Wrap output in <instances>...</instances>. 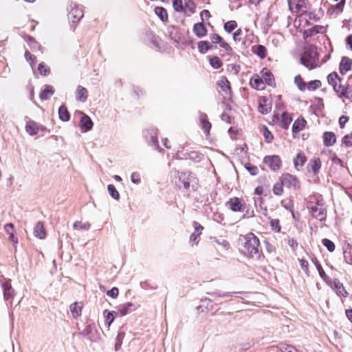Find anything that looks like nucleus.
<instances>
[{"instance_id":"obj_51","label":"nucleus","mask_w":352,"mask_h":352,"mask_svg":"<svg viewBox=\"0 0 352 352\" xmlns=\"http://www.w3.org/2000/svg\"><path fill=\"white\" fill-rule=\"evenodd\" d=\"M321 82L319 80H314L310 81L307 85V89L310 91H314L321 87Z\"/></svg>"},{"instance_id":"obj_10","label":"nucleus","mask_w":352,"mask_h":352,"mask_svg":"<svg viewBox=\"0 0 352 352\" xmlns=\"http://www.w3.org/2000/svg\"><path fill=\"white\" fill-rule=\"evenodd\" d=\"M244 204L242 203L241 199L238 197H233L230 199L226 202V206L233 212H241L243 210Z\"/></svg>"},{"instance_id":"obj_18","label":"nucleus","mask_w":352,"mask_h":352,"mask_svg":"<svg viewBox=\"0 0 352 352\" xmlns=\"http://www.w3.org/2000/svg\"><path fill=\"white\" fill-rule=\"evenodd\" d=\"M34 234L36 237L40 239H45L46 236V231L42 222L38 221L36 223L34 228Z\"/></svg>"},{"instance_id":"obj_6","label":"nucleus","mask_w":352,"mask_h":352,"mask_svg":"<svg viewBox=\"0 0 352 352\" xmlns=\"http://www.w3.org/2000/svg\"><path fill=\"white\" fill-rule=\"evenodd\" d=\"M280 181L288 188L297 189L299 188V181L294 175L288 173L284 174L280 178Z\"/></svg>"},{"instance_id":"obj_20","label":"nucleus","mask_w":352,"mask_h":352,"mask_svg":"<svg viewBox=\"0 0 352 352\" xmlns=\"http://www.w3.org/2000/svg\"><path fill=\"white\" fill-rule=\"evenodd\" d=\"M193 32L197 37L201 38L206 35L207 29L203 23H197L193 26Z\"/></svg>"},{"instance_id":"obj_33","label":"nucleus","mask_w":352,"mask_h":352,"mask_svg":"<svg viewBox=\"0 0 352 352\" xmlns=\"http://www.w3.org/2000/svg\"><path fill=\"white\" fill-rule=\"evenodd\" d=\"M70 311L74 318H77L81 315L82 305L79 302H74L70 305Z\"/></svg>"},{"instance_id":"obj_30","label":"nucleus","mask_w":352,"mask_h":352,"mask_svg":"<svg viewBox=\"0 0 352 352\" xmlns=\"http://www.w3.org/2000/svg\"><path fill=\"white\" fill-rule=\"evenodd\" d=\"M307 158L302 153H298L294 159V163L296 170H299L305 163Z\"/></svg>"},{"instance_id":"obj_57","label":"nucleus","mask_w":352,"mask_h":352,"mask_svg":"<svg viewBox=\"0 0 352 352\" xmlns=\"http://www.w3.org/2000/svg\"><path fill=\"white\" fill-rule=\"evenodd\" d=\"M245 168L248 170V172L252 175H256L258 173V168L257 166L252 165L250 163H247L245 164Z\"/></svg>"},{"instance_id":"obj_17","label":"nucleus","mask_w":352,"mask_h":352,"mask_svg":"<svg viewBox=\"0 0 352 352\" xmlns=\"http://www.w3.org/2000/svg\"><path fill=\"white\" fill-rule=\"evenodd\" d=\"M96 328L94 325H87L80 333L82 336L87 337L89 340L94 341L96 340Z\"/></svg>"},{"instance_id":"obj_42","label":"nucleus","mask_w":352,"mask_h":352,"mask_svg":"<svg viewBox=\"0 0 352 352\" xmlns=\"http://www.w3.org/2000/svg\"><path fill=\"white\" fill-rule=\"evenodd\" d=\"M90 227L91 224L89 222L76 221L73 225L74 229L77 230H88Z\"/></svg>"},{"instance_id":"obj_5","label":"nucleus","mask_w":352,"mask_h":352,"mask_svg":"<svg viewBox=\"0 0 352 352\" xmlns=\"http://www.w3.org/2000/svg\"><path fill=\"white\" fill-rule=\"evenodd\" d=\"M263 162L273 171L279 170L282 165V161L280 157L276 155L265 156L263 158Z\"/></svg>"},{"instance_id":"obj_55","label":"nucleus","mask_w":352,"mask_h":352,"mask_svg":"<svg viewBox=\"0 0 352 352\" xmlns=\"http://www.w3.org/2000/svg\"><path fill=\"white\" fill-rule=\"evenodd\" d=\"M322 243L324 246H325L327 248V249L329 252H332L334 251L335 244L331 240H329L328 239H324L322 240Z\"/></svg>"},{"instance_id":"obj_54","label":"nucleus","mask_w":352,"mask_h":352,"mask_svg":"<svg viewBox=\"0 0 352 352\" xmlns=\"http://www.w3.org/2000/svg\"><path fill=\"white\" fill-rule=\"evenodd\" d=\"M283 184L280 182L276 183L273 186V192L276 195H281L283 192Z\"/></svg>"},{"instance_id":"obj_58","label":"nucleus","mask_w":352,"mask_h":352,"mask_svg":"<svg viewBox=\"0 0 352 352\" xmlns=\"http://www.w3.org/2000/svg\"><path fill=\"white\" fill-rule=\"evenodd\" d=\"M255 53L261 58H264L267 55V50L265 46L258 45Z\"/></svg>"},{"instance_id":"obj_1","label":"nucleus","mask_w":352,"mask_h":352,"mask_svg":"<svg viewBox=\"0 0 352 352\" xmlns=\"http://www.w3.org/2000/svg\"><path fill=\"white\" fill-rule=\"evenodd\" d=\"M241 251L247 257L260 259L262 256V250L258 237L253 233L250 232L245 235L241 236Z\"/></svg>"},{"instance_id":"obj_45","label":"nucleus","mask_w":352,"mask_h":352,"mask_svg":"<svg viewBox=\"0 0 352 352\" xmlns=\"http://www.w3.org/2000/svg\"><path fill=\"white\" fill-rule=\"evenodd\" d=\"M209 63H210V65L214 69H219L222 65L220 58L217 56L210 57Z\"/></svg>"},{"instance_id":"obj_27","label":"nucleus","mask_w":352,"mask_h":352,"mask_svg":"<svg viewBox=\"0 0 352 352\" xmlns=\"http://www.w3.org/2000/svg\"><path fill=\"white\" fill-rule=\"evenodd\" d=\"M25 131L30 135H36L38 132L37 124L32 120L28 121L25 125Z\"/></svg>"},{"instance_id":"obj_41","label":"nucleus","mask_w":352,"mask_h":352,"mask_svg":"<svg viewBox=\"0 0 352 352\" xmlns=\"http://www.w3.org/2000/svg\"><path fill=\"white\" fill-rule=\"evenodd\" d=\"M340 78L336 72H331L327 76V81L332 87L336 85L337 82H340Z\"/></svg>"},{"instance_id":"obj_49","label":"nucleus","mask_w":352,"mask_h":352,"mask_svg":"<svg viewBox=\"0 0 352 352\" xmlns=\"http://www.w3.org/2000/svg\"><path fill=\"white\" fill-rule=\"evenodd\" d=\"M237 26V23L235 21H229L224 24V30L230 33L232 32Z\"/></svg>"},{"instance_id":"obj_61","label":"nucleus","mask_w":352,"mask_h":352,"mask_svg":"<svg viewBox=\"0 0 352 352\" xmlns=\"http://www.w3.org/2000/svg\"><path fill=\"white\" fill-rule=\"evenodd\" d=\"M28 43L30 48L32 50H39L40 45L31 36H28Z\"/></svg>"},{"instance_id":"obj_47","label":"nucleus","mask_w":352,"mask_h":352,"mask_svg":"<svg viewBox=\"0 0 352 352\" xmlns=\"http://www.w3.org/2000/svg\"><path fill=\"white\" fill-rule=\"evenodd\" d=\"M278 347L281 352H297L293 346L285 343H280Z\"/></svg>"},{"instance_id":"obj_13","label":"nucleus","mask_w":352,"mask_h":352,"mask_svg":"<svg viewBox=\"0 0 352 352\" xmlns=\"http://www.w3.org/2000/svg\"><path fill=\"white\" fill-rule=\"evenodd\" d=\"M199 118L204 133L206 135H209L211 129V123L208 121L207 115L205 113L200 111Z\"/></svg>"},{"instance_id":"obj_32","label":"nucleus","mask_w":352,"mask_h":352,"mask_svg":"<svg viewBox=\"0 0 352 352\" xmlns=\"http://www.w3.org/2000/svg\"><path fill=\"white\" fill-rule=\"evenodd\" d=\"M261 77L263 81L269 85H272L274 82L272 73L265 69L261 71Z\"/></svg>"},{"instance_id":"obj_44","label":"nucleus","mask_w":352,"mask_h":352,"mask_svg":"<svg viewBox=\"0 0 352 352\" xmlns=\"http://www.w3.org/2000/svg\"><path fill=\"white\" fill-rule=\"evenodd\" d=\"M294 83L298 87V89L300 91L305 90L307 87V85L305 82H303L300 75H297L294 78Z\"/></svg>"},{"instance_id":"obj_29","label":"nucleus","mask_w":352,"mask_h":352,"mask_svg":"<svg viewBox=\"0 0 352 352\" xmlns=\"http://www.w3.org/2000/svg\"><path fill=\"white\" fill-rule=\"evenodd\" d=\"M316 17V14L313 12H308L306 10H303L302 14L298 16V19L295 20V23H297L298 20L299 21H305L306 25H308V20L314 19Z\"/></svg>"},{"instance_id":"obj_48","label":"nucleus","mask_w":352,"mask_h":352,"mask_svg":"<svg viewBox=\"0 0 352 352\" xmlns=\"http://www.w3.org/2000/svg\"><path fill=\"white\" fill-rule=\"evenodd\" d=\"M281 205L285 209L289 210L292 213L293 218H295L294 212V204L291 200L283 201L281 202Z\"/></svg>"},{"instance_id":"obj_34","label":"nucleus","mask_w":352,"mask_h":352,"mask_svg":"<svg viewBox=\"0 0 352 352\" xmlns=\"http://www.w3.org/2000/svg\"><path fill=\"white\" fill-rule=\"evenodd\" d=\"M116 312L114 311H109L107 310H104L103 312L104 317L105 318V324L107 325V327H110L111 323L113 322L115 319V316L116 315Z\"/></svg>"},{"instance_id":"obj_38","label":"nucleus","mask_w":352,"mask_h":352,"mask_svg":"<svg viewBox=\"0 0 352 352\" xmlns=\"http://www.w3.org/2000/svg\"><path fill=\"white\" fill-rule=\"evenodd\" d=\"M344 258L348 264L352 265V245L348 244L344 250Z\"/></svg>"},{"instance_id":"obj_3","label":"nucleus","mask_w":352,"mask_h":352,"mask_svg":"<svg viewBox=\"0 0 352 352\" xmlns=\"http://www.w3.org/2000/svg\"><path fill=\"white\" fill-rule=\"evenodd\" d=\"M307 208L311 213L314 218L320 221H325L327 218V210L323 206V204L320 201L317 202H308Z\"/></svg>"},{"instance_id":"obj_26","label":"nucleus","mask_w":352,"mask_h":352,"mask_svg":"<svg viewBox=\"0 0 352 352\" xmlns=\"http://www.w3.org/2000/svg\"><path fill=\"white\" fill-rule=\"evenodd\" d=\"M306 124V121L302 118H299L295 120L292 125V132L294 133H297L299 131H302Z\"/></svg>"},{"instance_id":"obj_35","label":"nucleus","mask_w":352,"mask_h":352,"mask_svg":"<svg viewBox=\"0 0 352 352\" xmlns=\"http://www.w3.org/2000/svg\"><path fill=\"white\" fill-rule=\"evenodd\" d=\"M58 116L60 120L63 122H67L69 120L70 116L65 105H61L58 109Z\"/></svg>"},{"instance_id":"obj_59","label":"nucleus","mask_w":352,"mask_h":352,"mask_svg":"<svg viewBox=\"0 0 352 352\" xmlns=\"http://www.w3.org/2000/svg\"><path fill=\"white\" fill-rule=\"evenodd\" d=\"M173 7L176 12H183L184 10L182 0H173Z\"/></svg>"},{"instance_id":"obj_15","label":"nucleus","mask_w":352,"mask_h":352,"mask_svg":"<svg viewBox=\"0 0 352 352\" xmlns=\"http://www.w3.org/2000/svg\"><path fill=\"white\" fill-rule=\"evenodd\" d=\"M275 118L277 120H280L279 125L280 126V127H282L284 129H288V127L292 120L291 116L287 112L283 113L281 114L280 118L278 115L275 116Z\"/></svg>"},{"instance_id":"obj_43","label":"nucleus","mask_w":352,"mask_h":352,"mask_svg":"<svg viewBox=\"0 0 352 352\" xmlns=\"http://www.w3.org/2000/svg\"><path fill=\"white\" fill-rule=\"evenodd\" d=\"M213 241L221 247L223 250H228L230 248V244L226 239L214 237Z\"/></svg>"},{"instance_id":"obj_60","label":"nucleus","mask_w":352,"mask_h":352,"mask_svg":"<svg viewBox=\"0 0 352 352\" xmlns=\"http://www.w3.org/2000/svg\"><path fill=\"white\" fill-rule=\"evenodd\" d=\"M25 57L26 60L30 62L32 67L35 65L36 63V58L35 56L32 54L30 52L26 51L25 53Z\"/></svg>"},{"instance_id":"obj_14","label":"nucleus","mask_w":352,"mask_h":352,"mask_svg":"<svg viewBox=\"0 0 352 352\" xmlns=\"http://www.w3.org/2000/svg\"><path fill=\"white\" fill-rule=\"evenodd\" d=\"M351 65L352 60L346 56L342 57L339 66L340 72L342 75L346 74L351 70Z\"/></svg>"},{"instance_id":"obj_28","label":"nucleus","mask_w":352,"mask_h":352,"mask_svg":"<svg viewBox=\"0 0 352 352\" xmlns=\"http://www.w3.org/2000/svg\"><path fill=\"white\" fill-rule=\"evenodd\" d=\"M134 305L131 302H126L120 305L117 307L118 313L120 314V316H124L131 311V308Z\"/></svg>"},{"instance_id":"obj_39","label":"nucleus","mask_w":352,"mask_h":352,"mask_svg":"<svg viewBox=\"0 0 352 352\" xmlns=\"http://www.w3.org/2000/svg\"><path fill=\"white\" fill-rule=\"evenodd\" d=\"M251 85L254 88L258 90H262L265 88V82L263 80L259 78L258 76L252 79V81H251Z\"/></svg>"},{"instance_id":"obj_7","label":"nucleus","mask_w":352,"mask_h":352,"mask_svg":"<svg viewBox=\"0 0 352 352\" xmlns=\"http://www.w3.org/2000/svg\"><path fill=\"white\" fill-rule=\"evenodd\" d=\"M143 135L146 141L149 144L154 145L156 148H159L157 141V129H151L143 131Z\"/></svg>"},{"instance_id":"obj_53","label":"nucleus","mask_w":352,"mask_h":352,"mask_svg":"<svg viewBox=\"0 0 352 352\" xmlns=\"http://www.w3.org/2000/svg\"><path fill=\"white\" fill-rule=\"evenodd\" d=\"M310 165L311 170L316 173L321 167V162L319 159H314L311 161Z\"/></svg>"},{"instance_id":"obj_31","label":"nucleus","mask_w":352,"mask_h":352,"mask_svg":"<svg viewBox=\"0 0 352 352\" xmlns=\"http://www.w3.org/2000/svg\"><path fill=\"white\" fill-rule=\"evenodd\" d=\"M197 47L200 53L205 54L212 48V45L209 41H201L198 43Z\"/></svg>"},{"instance_id":"obj_16","label":"nucleus","mask_w":352,"mask_h":352,"mask_svg":"<svg viewBox=\"0 0 352 352\" xmlns=\"http://www.w3.org/2000/svg\"><path fill=\"white\" fill-rule=\"evenodd\" d=\"M323 143L325 146H331L336 142V137L334 133L327 131L322 135Z\"/></svg>"},{"instance_id":"obj_9","label":"nucleus","mask_w":352,"mask_h":352,"mask_svg":"<svg viewBox=\"0 0 352 352\" xmlns=\"http://www.w3.org/2000/svg\"><path fill=\"white\" fill-rule=\"evenodd\" d=\"M289 8L293 12H298L307 8V0H287Z\"/></svg>"},{"instance_id":"obj_36","label":"nucleus","mask_w":352,"mask_h":352,"mask_svg":"<svg viewBox=\"0 0 352 352\" xmlns=\"http://www.w3.org/2000/svg\"><path fill=\"white\" fill-rule=\"evenodd\" d=\"M195 4L192 0L186 1L185 6H184V10L183 11L188 16L193 14L195 12Z\"/></svg>"},{"instance_id":"obj_11","label":"nucleus","mask_w":352,"mask_h":352,"mask_svg":"<svg viewBox=\"0 0 352 352\" xmlns=\"http://www.w3.org/2000/svg\"><path fill=\"white\" fill-rule=\"evenodd\" d=\"M331 287L335 290L338 296L344 298L348 297V292L346 290L343 284L339 281V280L336 278L332 280V287Z\"/></svg>"},{"instance_id":"obj_62","label":"nucleus","mask_w":352,"mask_h":352,"mask_svg":"<svg viewBox=\"0 0 352 352\" xmlns=\"http://www.w3.org/2000/svg\"><path fill=\"white\" fill-rule=\"evenodd\" d=\"M263 135L265 141L268 143L271 142L274 138L272 133L267 129L266 126L263 127Z\"/></svg>"},{"instance_id":"obj_63","label":"nucleus","mask_w":352,"mask_h":352,"mask_svg":"<svg viewBox=\"0 0 352 352\" xmlns=\"http://www.w3.org/2000/svg\"><path fill=\"white\" fill-rule=\"evenodd\" d=\"M38 70L41 75L46 76L50 73V68L41 63L38 65Z\"/></svg>"},{"instance_id":"obj_50","label":"nucleus","mask_w":352,"mask_h":352,"mask_svg":"<svg viewBox=\"0 0 352 352\" xmlns=\"http://www.w3.org/2000/svg\"><path fill=\"white\" fill-rule=\"evenodd\" d=\"M342 144L347 148L352 147V132L343 137Z\"/></svg>"},{"instance_id":"obj_19","label":"nucleus","mask_w":352,"mask_h":352,"mask_svg":"<svg viewBox=\"0 0 352 352\" xmlns=\"http://www.w3.org/2000/svg\"><path fill=\"white\" fill-rule=\"evenodd\" d=\"M82 116L80 121V127L82 129H85V131L91 130L94 125L92 120L88 116L82 113Z\"/></svg>"},{"instance_id":"obj_8","label":"nucleus","mask_w":352,"mask_h":352,"mask_svg":"<svg viewBox=\"0 0 352 352\" xmlns=\"http://www.w3.org/2000/svg\"><path fill=\"white\" fill-rule=\"evenodd\" d=\"M83 16L82 10L78 6H72L71 10L69 12L68 17L71 22L74 24L78 23Z\"/></svg>"},{"instance_id":"obj_24","label":"nucleus","mask_w":352,"mask_h":352,"mask_svg":"<svg viewBox=\"0 0 352 352\" xmlns=\"http://www.w3.org/2000/svg\"><path fill=\"white\" fill-rule=\"evenodd\" d=\"M267 101L265 97H262L259 100L258 111L263 114L268 113L272 109L270 104H267Z\"/></svg>"},{"instance_id":"obj_64","label":"nucleus","mask_w":352,"mask_h":352,"mask_svg":"<svg viewBox=\"0 0 352 352\" xmlns=\"http://www.w3.org/2000/svg\"><path fill=\"white\" fill-rule=\"evenodd\" d=\"M299 263L300 265V267L302 270L304 271V272L306 274L307 276H309V271L308 268V262L305 261V259H300Z\"/></svg>"},{"instance_id":"obj_56","label":"nucleus","mask_w":352,"mask_h":352,"mask_svg":"<svg viewBox=\"0 0 352 352\" xmlns=\"http://www.w3.org/2000/svg\"><path fill=\"white\" fill-rule=\"evenodd\" d=\"M124 337V333L121 332V333H119L116 337V343H115V350L116 351H118L121 346H122V340Z\"/></svg>"},{"instance_id":"obj_52","label":"nucleus","mask_w":352,"mask_h":352,"mask_svg":"<svg viewBox=\"0 0 352 352\" xmlns=\"http://www.w3.org/2000/svg\"><path fill=\"white\" fill-rule=\"evenodd\" d=\"M270 226L273 231L276 232H280L281 230V227L280 226V221L277 219H271L270 221Z\"/></svg>"},{"instance_id":"obj_37","label":"nucleus","mask_w":352,"mask_h":352,"mask_svg":"<svg viewBox=\"0 0 352 352\" xmlns=\"http://www.w3.org/2000/svg\"><path fill=\"white\" fill-rule=\"evenodd\" d=\"M324 28L321 25H316L305 32L306 36H311L318 33L324 32Z\"/></svg>"},{"instance_id":"obj_25","label":"nucleus","mask_w":352,"mask_h":352,"mask_svg":"<svg viewBox=\"0 0 352 352\" xmlns=\"http://www.w3.org/2000/svg\"><path fill=\"white\" fill-rule=\"evenodd\" d=\"M54 93V89L52 85H46L39 94L41 100H47Z\"/></svg>"},{"instance_id":"obj_40","label":"nucleus","mask_w":352,"mask_h":352,"mask_svg":"<svg viewBox=\"0 0 352 352\" xmlns=\"http://www.w3.org/2000/svg\"><path fill=\"white\" fill-rule=\"evenodd\" d=\"M155 13L162 21H166L168 20V14L166 9L164 8L156 7L155 8Z\"/></svg>"},{"instance_id":"obj_4","label":"nucleus","mask_w":352,"mask_h":352,"mask_svg":"<svg viewBox=\"0 0 352 352\" xmlns=\"http://www.w3.org/2000/svg\"><path fill=\"white\" fill-rule=\"evenodd\" d=\"M1 285L3 289V298L6 301L12 300L15 292L11 285V280L2 278L0 280Z\"/></svg>"},{"instance_id":"obj_22","label":"nucleus","mask_w":352,"mask_h":352,"mask_svg":"<svg viewBox=\"0 0 352 352\" xmlns=\"http://www.w3.org/2000/svg\"><path fill=\"white\" fill-rule=\"evenodd\" d=\"M217 85L224 91L226 94H230L231 87L230 82L226 77L222 76L217 82Z\"/></svg>"},{"instance_id":"obj_21","label":"nucleus","mask_w":352,"mask_h":352,"mask_svg":"<svg viewBox=\"0 0 352 352\" xmlns=\"http://www.w3.org/2000/svg\"><path fill=\"white\" fill-rule=\"evenodd\" d=\"M88 97V92L87 90L79 85L77 87L76 91V98L77 100L80 102H85Z\"/></svg>"},{"instance_id":"obj_12","label":"nucleus","mask_w":352,"mask_h":352,"mask_svg":"<svg viewBox=\"0 0 352 352\" xmlns=\"http://www.w3.org/2000/svg\"><path fill=\"white\" fill-rule=\"evenodd\" d=\"M312 262L314 263L316 269L318 271L319 275L321 277V278L330 287H332V280L330 277H329L324 271L323 270L320 263L317 260V258H312Z\"/></svg>"},{"instance_id":"obj_46","label":"nucleus","mask_w":352,"mask_h":352,"mask_svg":"<svg viewBox=\"0 0 352 352\" xmlns=\"http://www.w3.org/2000/svg\"><path fill=\"white\" fill-rule=\"evenodd\" d=\"M107 189L109 195L112 198H113L116 200H119L120 194L113 184H109L107 186Z\"/></svg>"},{"instance_id":"obj_23","label":"nucleus","mask_w":352,"mask_h":352,"mask_svg":"<svg viewBox=\"0 0 352 352\" xmlns=\"http://www.w3.org/2000/svg\"><path fill=\"white\" fill-rule=\"evenodd\" d=\"M183 156L195 162H200L204 157V155L202 153L195 151L186 152L183 153Z\"/></svg>"},{"instance_id":"obj_2","label":"nucleus","mask_w":352,"mask_h":352,"mask_svg":"<svg viewBox=\"0 0 352 352\" xmlns=\"http://www.w3.org/2000/svg\"><path fill=\"white\" fill-rule=\"evenodd\" d=\"M175 172L179 178V183L177 185L179 188L189 190L190 187L195 188V184H197L196 177L191 172H179L177 170Z\"/></svg>"}]
</instances>
